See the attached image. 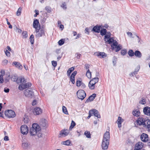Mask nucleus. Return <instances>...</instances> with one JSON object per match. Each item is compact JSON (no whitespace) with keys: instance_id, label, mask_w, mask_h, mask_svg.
I'll use <instances>...</instances> for the list:
<instances>
[{"instance_id":"obj_1","label":"nucleus","mask_w":150,"mask_h":150,"mask_svg":"<svg viewBox=\"0 0 150 150\" xmlns=\"http://www.w3.org/2000/svg\"><path fill=\"white\" fill-rule=\"evenodd\" d=\"M110 139V133L108 132H106L104 134L101 144L102 149L103 150H105L108 149Z\"/></svg>"},{"instance_id":"obj_2","label":"nucleus","mask_w":150,"mask_h":150,"mask_svg":"<svg viewBox=\"0 0 150 150\" xmlns=\"http://www.w3.org/2000/svg\"><path fill=\"white\" fill-rule=\"evenodd\" d=\"M41 129L39 125L37 124L34 123L33 124L32 127L30 129L29 132L31 136L35 135L37 132H40Z\"/></svg>"},{"instance_id":"obj_3","label":"nucleus","mask_w":150,"mask_h":150,"mask_svg":"<svg viewBox=\"0 0 150 150\" xmlns=\"http://www.w3.org/2000/svg\"><path fill=\"white\" fill-rule=\"evenodd\" d=\"M11 79L13 81H16L18 84L20 83H25L26 82V81L24 77L21 76L18 77V76L15 75H11Z\"/></svg>"},{"instance_id":"obj_4","label":"nucleus","mask_w":150,"mask_h":150,"mask_svg":"<svg viewBox=\"0 0 150 150\" xmlns=\"http://www.w3.org/2000/svg\"><path fill=\"white\" fill-rule=\"evenodd\" d=\"M112 49L113 50H115L116 52H117L119 51L122 48V46L121 45L118 44L117 41H115L111 45Z\"/></svg>"},{"instance_id":"obj_5","label":"nucleus","mask_w":150,"mask_h":150,"mask_svg":"<svg viewBox=\"0 0 150 150\" xmlns=\"http://www.w3.org/2000/svg\"><path fill=\"white\" fill-rule=\"evenodd\" d=\"M40 28L38 29H36L35 31L36 33L35 36L37 38H39L43 35H45L44 26H42V28H41L40 31Z\"/></svg>"},{"instance_id":"obj_6","label":"nucleus","mask_w":150,"mask_h":150,"mask_svg":"<svg viewBox=\"0 0 150 150\" xmlns=\"http://www.w3.org/2000/svg\"><path fill=\"white\" fill-rule=\"evenodd\" d=\"M77 95L78 98L83 100L86 97V93L85 91L83 90H79L76 93Z\"/></svg>"},{"instance_id":"obj_7","label":"nucleus","mask_w":150,"mask_h":150,"mask_svg":"<svg viewBox=\"0 0 150 150\" xmlns=\"http://www.w3.org/2000/svg\"><path fill=\"white\" fill-rule=\"evenodd\" d=\"M4 114L8 118H13L16 116L15 112L11 110H8L5 111Z\"/></svg>"},{"instance_id":"obj_8","label":"nucleus","mask_w":150,"mask_h":150,"mask_svg":"<svg viewBox=\"0 0 150 150\" xmlns=\"http://www.w3.org/2000/svg\"><path fill=\"white\" fill-rule=\"evenodd\" d=\"M25 83L22 82L21 83V84L19 85L18 87V89L21 90L26 89V88H29L31 86V84L30 83Z\"/></svg>"},{"instance_id":"obj_9","label":"nucleus","mask_w":150,"mask_h":150,"mask_svg":"<svg viewBox=\"0 0 150 150\" xmlns=\"http://www.w3.org/2000/svg\"><path fill=\"white\" fill-rule=\"evenodd\" d=\"M24 93L25 96L30 98H32L34 95V93L31 89H25L24 91Z\"/></svg>"},{"instance_id":"obj_10","label":"nucleus","mask_w":150,"mask_h":150,"mask_svg":"<svg viewBox=\"0 0 150 150\" xmlns=\"http://www.w3.org/2000/svg\"><path fill=\"white\" fill-rule=\"evenodd\" d=\"M21 133L23 134H27L28 131V127L25 125H22L21 127Z\"/></svg>"},{"instance_id":"obj_11","label":"nucleus","mask_w":150,"mask_h":150,"mask_svg":"<svg viewBox=\"0 0 150 150\" xmlns=\"http://www.w3.org/2000/svg\"><path fill=\"white\" fill-rule=\"evenodd\" d=\"M140 139L142 141L144 142H146L149 140L148 135L145 133H143L140 136Z\"/></svg>"},{"instance_id":"obj_12","label":"nucleus","mask_w":150,"mask_h":150,"mask_svg":"<svg viewBox=\"0 0 150 150\" xmlns=\"http://www.w3.org/2000/svg\"><path fill=\"white\" fill-rule=\"evenodd\" d=\"M33 27L36 29H38L40 28V23L38 20L34 19L33 22Z\"/></svg>"},{"instance_id":"obj_13","label":"nucleus","mask_w":150,"mask_h":150,"mask_svg":"<svg viewBox=\"0 0 150 150\" xmlns=\"http://www.w3.org/2000/svg\"><path fill=\"white\" fill-rule=\"evenodd\" d=\"M143 144L141 142L137 143L135 145L134 150H141L143 147Z\"/></svg>"},{"instance_id":"obj_14","label":"nucleus","mask_w":150,"mask_h":150,"mask_svg":"<svg viewBox=\"0 0 150 150\" xmlns=\"http://www.w3.org/2000/svg\"><path fill=\"white\" fill-rule=\"evenodd\" d=\"M42 110L39 107H36L33 110V114L35 115H39L42 113Z\"/></svg>"},{"instance_id":"obj_15","label":"nucleus","mask_w":150,"mask_h":150,"mask_svg":"<svg viewBox=\"0 0 150 150\" xmlns=\"http://www.w3.org/2000/svg\"><path fill=\"white\" fill-rule=\"evenodd\" d=\"M146 119L142 117H140L136 121L137 124L139 125H143Z\"/></svg>"},{"instance_id":"obj_16","label":"nucleus","mask_w":150,"mask_h":150,"mask_svg":"<svg viewBox=\"0 0 150 150\" xmlns=\"http://www.w3.org/2000/svg\"><path fill=\"white\" fill-rule=\"evenodd\" d=\"M91 111L92 115H93L98 118H100V116L98 111L97 110L95 109H93L91 110Z\"/></svg>"},{"instance_id":"obj_17","label":"nucleus","mask_w":150,"mask_h":150,"mask_svg":"<svg viewBox=\"0 0 150 150\" xmlns=\"http://www.w3.org/2000/svg\"><path fill=\"white\" fill-rule=\"evenodd\" d=\"M95 54L98 57H100V58H105L107 56V54L104 52H96Z\"/></svg>"},{"instance_id":"obj_18","label":"nucleus","mask_w":150,"mask_h":150,"mask_svg":"<svg viewBox=\"0 0 150 150\" xmlns=\"http://www.w3.org/2000/svg\"><path fill=\"white\" fill-rule=\"evenodd\" d=\"M143 125L144 127L147 128H149L150 127V120L146 119Z\"/></svg>"},{"instance_id":"obj_19","label":"nucleus","mask_w":150,"mask_h":150,"mask_svg":"<svg viewBox=\"0 0 150 150\" xmlns=\"http://www.w3.org/2000/svg\"><path fill=\"white\" fill-rule=\"evenodd\" d=\"M96 97V94L95 93L90 96L85 102V103H88L93 101Z\"/></svg>"},{"instance_id":"obj_20","label":"nucleus","mask_w":150,"mask_h":150,"mask_svg":"<svg viewBox=\"0 0 150 150\" xmlns=\"http://www.w3.org/2000/svg\"><path fill=\"white\" fill-rule=\"evenodd\" d=\"M47 121L45 119H41L40 122V124L42 126L45 127L47 125Z\"/></svg>"},{"instance_id":"obj_21","label":"nucleus","mask_w":150,"mask_h":150,"mask_svg":"<svg viewBox=\"0 0 150 150\" xmlns=\"http://www.w3.org/2000/svg\"><path fill=\"white\" fill-rule=\"evenodd\" d=\"M143 111L145 114L150 116V107H146L144 108Z\"/></svg>"},{"instance_id":"obj_22","label":"nucleus","mask_w":150,"mask_h":150,"mask_svg":"<svg viewBox=\"0 0 150 150\" xmlns=\"http://www.w3.org/2000/svg\"><path fill=\"white\" fill-rule=\"evenodd\" d=\"M97 79H96V81L95 83H92V81H90L89 83H88V87L89 88L91 89H93L95 87V84L96 83L98 82V81H97Z\"/></svg>"},{"instance_id":"obj_23","label":"nucleus","mask_w":150,"mask_h":150,"mask_svg":"<svg viewBox=\"0 0 150 150\" xmlns=\"http://www.w3.org/2000/svg\"><path fill=\"white\" fill-rule=\"evenodd\" d=\"M101 27L100 26L96 25L94 26L93 28L92 31L94 32L99 33L100 31Z\"/></svg>"},{"instance_id":"obj_24","label":"nucleus","mask_w":150,"mask_h":150,"mask_svg":"<svg viewBox=\"0 0 150 150\" xmlns=\"http://www.w3.org/2000/svg\"><path fill=\"white\" fill-rule=\"evenodd\" d=\"M106 42H108L109 44L111 43L113 44L115 41H116L115 40H114V38L112 37H110L109 38L106 39V41H105Z\"/></svg>"},{"instance_id":"obj_25","label":"nucleus","mask_w":150,"mask_h":150,"mask_svg":"<svg viewBox=\"0 0 150 150\" xmlns=\"http://www.w3.org/2000/svg\"><path fill=\"white\" fill-rule=\"evenodd\" d=\"M13 64L17 68L19 69H21L22 68L23 66L18 62H13Z\"/></svg>"},{"instance_id":"obj_26","label":"nucleus","mask_w":150,"mask_h":150,"mask_svg":"<svg viewBox=\"0 0 150 150\" xmlns=\"http://www.w3.org/2000/svg\"><path fill=\"white\" fill-rule=\"evenodd\" d=\"M30 145V144L26 142L23 143L22 146L23 149H26L29 147Z\"/></svg>"},{"instance_id":"obj_27","label":"nucleus","mask_w":150,"mask_h":150,"mask_svg":"<svg viewBox=\"0 0 150 150\" xmlns=\"http://www.w3.org/2000/svg\"><path fill=\"white\" fill-rule=\"evenodd\" d=\"M123 120L122 119L121 117H118V119L117 120V124H118V127L119 128H120L122 126V120Z\"/></svg>"},{"instance_id":"obj_28","label":"nucleus","mask_w":150,"mask_h":150,"mask_svg":"<svg viewBox=\"0 0 150 150\" xmlns=\"http://www.w3.org/2000/svg\"><path fill=\"white\" fill-rule=\"evenodd\" d=\"M134 55L137 57L140 58L142 56V54L138 50H136L134 53Z\"/></svg>"},{"instance_id":"obj_29","label":"nucleus","mask_w":150,"mask_h":150,"mask_svg":"<svg viewBox=\"0 0 150 150\" xmlns=\"http://www.w3.org/2000/svg\"><path fill=\"white\" fill-rule=\"evenodd\" d=\"M71 143V141L69 140H67L65 141H62L61 142V144L67 146L70 145Z\"/></svg>"},{"instance_id":"obj_30","label":"nucleus","mask_w":150,"mask_h":150,"mask_svg":"<svg viewBox=\"0 0 150 150\" xmlns=\"http://www.w3.org/2000/svg\"><path fill=\"white\" fill-rule=\"evenodd\" d=\"M74 69V67H72L71 68H69L67 71V74L68 76H69L72 71H73Z\"/></svg>"},{"instance_id":"obj_31","label":"nucleus","mask_w":150,"mask_h":150,"mask_svg":"<svg viewBox=\"0 0 150 150\" xmlns=\"http://www.w3.org/2000/svg\"><path fill=\"white\" fill-rule=\"evenodd\" d=\"M69 134L68 131L67 130H64L62 131L60 133L59 135L63 136H65L68 135Z\"/></svg>"},{"instance_id":"obj_32","label":"nucleus","mask_w":150,"mask_h":150,"mask_svg":"<svg viewBox=\"0 0 150 150\" xmlns=\"http://www.w3.org/2000/svg\"><path fill=\"white\" fill-rule=\"evenodd\" d=\"M133 114L134 116L138 117L140 115V112L139 110H135L133 111Z\"/></svg>"},{"instance_id":"obj_33","label":"nucleus","mask_w":150,"mask_h":150,"mask_svg":"<svg viewBox=\"0 0 150 150\" xmlns=\"http://www.w3.org/2000/svg\"><path fill=\"white\" fill-rule=\"evenodd\" d=\"M100 32L102 36L105 35L107 33V30L103 28L100 30Z\"/></svg>"},{"instance_id":"obj_34","label":"nucleus","mask_w":150,"mask_h":150,"mask_svg":"<svg viewBox=\"0 0 150 150\" xmlns=\"http://www.w3.org/2000/svg\"><path fill=\"white\" fill-rule=\"evenodd\" d=\"M107 34L105 35L104 36V41H106V39L109 38L110 37L111 33L110 32H108L106 33Z\"/></svg>"},{"instance_id":"obj_35","label":"nucleus","mask_w":150,"mask_h":150,"mask_svg":"<svg viewBox=\"0 0 150 150\" xmlns=\"http://www.w3.org/2000/svg\"><path fill=\"white\" fill-rule=\"evenodd\" d=\"M86 76L89 79H91V74L89 69L87 70L86 74Z\"/></svg>"},{"instance_id":"obj_36","label":"nucleus","mask_w":150,"mask_h":150,"mask_svg":"<svg viewBox=\"0 0 150 150\" xmlns=\"http://www.w3.org/2000/svg\"><path fill=\"white\" fill-rule=\"evenodd\" d=\"M134 52L132 50H129L128 52V54L130 57L133 56L134 55Z\"/></svg>"},{"instance_id":"obj_37","label":"nucleus","mask_w":150,"mask_h":150,"mask_svg":"<svg viewBox=\"0 0 150 150\" xmlns=\"http://www.w3.org/2000/svg\"><path fill=\"white\" fill-rule=\"evenodd\" d=\"M84 134L87 138H91V134L89 132L87 131H85L84 132Z\"/></svg>"},{"instance_id":"obj_38","label":"nucleus","mask_w":150,"mask_h":150,"mask_svg":"<svg viewBox=\"0 0 150 150\" xmlns=\"http://www.w3.org/2000/svg\"><path fill=\"white\" fill-rule=\"evenodd\" d=\"M62 109L63 112L66 115L68 114V112L67 109L65 106H63L62 107Z\"/></svg>"},{"instance_id":"obj_39","label":"nucleus","mask_w":150,"mask_h":150,"mask_svg":"<svg viewBox=\"0 0 150 150\" xmlns=\"http://www.w3.org/2000/svg\"><path fill=\"white\" fill-rule=\"evenodd\" d=\"M30 43L32 44H33L34 43V36L33 34L30 35Z\"/></svg>"},{"instance_id":"obj_40","label":"nucleus","mask_w":150,"mask_h":150,"mask_svg":"<svg viewBox=\"0 0 150 150\" xmlns=\"http://www.w3.org/2000/svg\"><path fill=\"white\" fill-rule=\"evenodd\" d=\"M22 38H25L28 37V33L26 31H24L22 34Z\"/></svg>"},{"instance_id":"obj_41","label":"nucleus","mask_w":150,"mask_h":150,"mask_svg":"<svg viewBox=\"0 0 150 150\" xmlns=\"http://www.w3.org/2000/svg\"><path fill=\"white\" fill-rule=\"evenodd\" d=\"M22 8L19 7L16 12V15L18 16H19L21 15Z\"/></svg>"},{"instance_id":"obj_42","label":"nucleus","mask_w":150,"mask_h":150,"mask_svg":"<svg viewBox=\"0 0 150 150\" xmlns=\"http://www.w3.org/2000/svg\"><path fill=\"white\" fill-rule=\"evenodd\" d=\"M76 125V123L73 120H72L71 121V125L69 127V129H72Z\"/></svg>"},{"instance_id":"obj_43","label":"nucleus","mask_w":150,"mask_h":150,"mask_svg":"<svg viewBox=\"0 0 150 150\" xmlns=\"http://www.w3.org/2000/svg\"><path fill=\"white\" fill-rule=\"evenodd\" d=\"M64 40L63 39H61L58 41V43L59 45L61 46L64 44Z\"/></svg>"},{"instance_id":"obj_44","label":"nucleus","mask_w":150,"mask_h":150,"mask_svg":"<svg viewBox=\"0 0 150 150\" xmlns=\"http://www.w3.org/2000/svg\"><path fill=\"white\" fill-rule=\"evenodd\" d=\"M70 80L72 84H74L75 83V77L71 76Z\"/></svg>"},{"instance_id":"obj_45","label":"nucleus","mask_w":150,"mask_h":150,"mask_svg":"<svg viewBox=\"0 0 150 150\" xmlns=\"http://www.w3.org/2000/svg\"><path fill=\"white\" fill-rule=\"evenodd\" d=\"M139 69L140 67L139 66L137 67L134 71L133 72V73H134V74H137L138 72Z\"/></svg>"},{"instance_id":"obj_46","label":"nucleus","mask_w":150,"mask_h":150,"mask_svg":"<svg viewBox=\"0 0 150 150\" xmlns=\"http://www.w3.org/2000/svg\"><path fill=\"white\" fill-rule=\"evenodd\" d=\"M127 53V50L126 49L122 50L121 52V53L122 55H125Z\"/></svg>"},{"instance_id":"obj_47","label":"nucleus","mask_w":150,"mask_h":150,"mask_svg":"<svg viewBox=\"0 0 150 150\" xmlns=\"http://www.w3.org/2000/svg\"><path fill=\"white\" fill-rule=\"evenodd\" d=\"M11 77L10 75H8L6 77H5L4 79V81L5 83L9 81Z\"/></svg>"},{"instance_id":"obj_48","label":"nucleus","mask_w":150,"mask_h":150,"mask_svg":"<svg viewBox=\"0 0 150 150\" xmlns=\"http://www.w3.org/2000/svg\"><path fill=\"white\" fill-rule=\"evenodd\" d=\"M83 83L79 80H78L76 81V86H77L79 87Z\"/></svg>"},{"instance_id":"obj_49","label":"nucleus","mask_w":150,"mask_h":150,"mask_svg":"<svg viewBox=\"0 0 150 150\" xmlns=\"http://www.w3.org/2000/svg\"><path fill=\"white\" fill-rule=\"evenodd\" d=\"M117 61V58L115 57H114L113 58L112 62L114 66H115L116 64Z\"/></svg>"},{"instance_id":"obj_50","label":"nucleus","mask_w":150,"mask_h":150,"mask_svg":"<svg viewBox=\"0 0 150 150\" xmlns=\"http://www.w3.org/2000/svg\"><path fill=\"white\" fill-rule=\"evenodd\" d=\"M65 2L63 3L61 5V6L64 9H66L67 8Z\"/></svg>"},{"instance_id":"obj_51","label":"nucleus","mask_w":150,"mask_h":150,"mask_svg":"<svg viewBox=\"0 0 150 150\" xmlns=\"http://www.w3.org/2000/svg\"><path fill=\"white\" fill-rule=\"evenodd\" d=\"M96 79H97V81H98H98L99 79L98 77H95L93 79H92L90 81H92V83H95V82H96Z\"/></svg>"},{"instance_id":"obj_52","label":"nucleus","mask_w":150,"mask_h":150,"mask_svg":"<svg viewBox=\"0 0 150 150\" xmlns=\"http://www.w3.org/2000/svg\"><path fill=\"white\" fill-rule=\"evenodd\" d=\"M35 13V14L34 15V17H36L39 14V11L37 10H35L34 11Z\"/></svg>"},{"instance_id":"obj_53","label":"nucleus","mask_w":150,"mask_h":150,"mask_svg":"<svg viewBox=\"0 0 150 150\" xmlns=\"http://www.w3.org/2000/svg\"><path fill=\"white\" fill-rule=\"evenodd\" d=\"M5 53L6 56L8 57H10V52L8 50H6L5 51Z\"/></svg>"},{"instance_id":"obj_54","label":"nucleus","mask_w":150,"mask_h":150,"mask_svg":"<svg viewBox=\"0 0 150 150\" xmlns=\"http://www.w3.org/2000/svg\"><path fill=\"white\" fill-rule=\"evenodd\" d=\"M36 134L37 135L38 138H40L42 136V134L41 133V130H40V132H37Z\"/></svg>"},{"instance_id":"obj_55","label":"nucleus","mask_w":150,"mask_h":150,"mask_svg":"<svg viewBox=\"0 0 150 150\" xmlns=\"http://www.w3.org/2000/svg\"><path fill=\"white\" fill-rule=\"evenodd\" d=\"M6 21H7V24L9 25V27H8L10 28H12V25L10 24V23L8 21V19H7V18H6Z\"/></svg>"},{"instance_id":"obj_56","label":"nucleus","mask_w":150,"mask_h":150,"mask_svg":"<svg viewBox=\"0 0 150 150\" xmlns=\"http://www.w3.org/2000/svg\"><path fill=\"white\" fill-rule=\"evenodd\" d=\"M52 65L54 67H55L57 65V62L56 61H52Z\"/></svg>"},{"instance_id":"obj_57","label":"nucleus","mask_w":150,"mask_h":150,"mask_svg":"<svg viewBox=\"0 0 150 150\" xmlns=\"http://www.w3.org/2000/svg\"><path fill=\"white\" fill-rule=\"evenodd\" d=\"M127 34L128 36L130 38H134V37H132V33L128 32L127 33Z\"/></svg>"},{"instance_id":"obj_58","label":"nucleus","mask_w":150,"mask_h":150,"mask_svg":"<svg viewBox=\"0 0 150 150\" xmlns=\"http://www.w3.org/2000/svg\"><path fill=\"white\" fill-rule=\"evenodd\" d=\"M4 91L5 93H8L9 91V89L8 88H5L4 89Z\"/></svg>"},{"instance_id":"obj_59","label":"nucleus","mask_w":150,"mask_h":150,"mask_svg":"<svg viewBox=\"0 0 150 150\" xmlns=\"http://www.w3.org/2000/svg\"><path fill=\"white\" fill-rule=\"evenodd\" d=\"M45 10L47 11V12L50 13L51 11L50 8L48 7H46L45 8Z\"/></svg>"},{"instance_id":"obj_60","label":"nucleus","mask_w":150,"mask_h":150,"mask_svg":"<svg viewBox=\"0 0 150 150\" xmlns=\"http://www.w3.org/2000/svg\"><path fill=\"white\" fill-rule=\"evenodd\" d=\"M77 73V71H74L71 74V76H73L74 77H75V76L76 74Z\"/></svg>"},{"instance_id":"obj_61","label":"nucleus","mask_w":150,"mask_h":150,"mask_svg":"<svg viewBox=\"0 0 150 150\" xmlns=\"http://www.w3.org/2000/svg\"><path fill=\"white\" fill-rule=\"evenodd\" d=\"M93 115L91 112V110L90 111H89V115L87 117V118L88 119H89V118H90Z\"/></svg>"},{"instance_id":"obj_62","label":"nucleus","mask_w":150,"mask_h":150,"mask_svg":"<svg viewBox=\"0 0 150 150\" xmlns=\"http://www.w3.org/2000/svg\"><path fill=\"white\" fill-rule=\"evenodd\" d=\"M85 33H88V34H89V29L88 28H86L85 29Z\"/></svg>"},{"instance_id":"obj_63","label":"nucleus","mask_w":150,"mask_h":150,"mask_svg":"<svg viewBox=\"0 0 150 150\" xmlns=\"http://www.w3.org/2000/svg\"><path fill=\"white\" fill-rule=\"evenodd\" d=\"M89 67H90V65H89L88 64H86L85 65V68L86 69H88H88H88L89 68Z\"/></svg>"},{"instance_id":"obj_64","label":"nucleus","mask_w":150,"mask_h":150,"mask_svg":"<svg viewBox=\"0 0 150 150\" xmlns=\"http://www.w3.org/2000/svg\"><path fill=\"white\" fill-rule=\"evenodd\" d=\"M37 102L35 100H34L32 103V105H35L36 104Z\"/></svg>"}]
</instances>
